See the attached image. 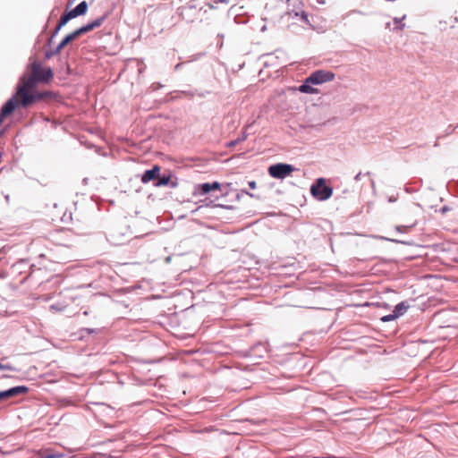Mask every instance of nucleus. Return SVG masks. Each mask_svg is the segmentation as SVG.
I'll use <instances>...</instances> for the list:
<instances>
[{
	"label": "nucleus",
	"mask_w": 458,
	"mask_h": 458,
	"mask_svg": "<svg viewBox=\"0 0 458 458\" xmlns=\"http://www.w3.org/2000/svg\"><path fill=\"white\" fill-rule=\"evenodd\" d=\"M171 180V175L167 176H158L157 182H155L156 187L166 186L169 184Z\"/></svg>",
	"instance_id": "nucleus-15"
},
{
	"label": "nucleus",
	"mask_w": 458,
	"mask_h": 458,
	"mask_svg": "<svg viewBox=\"0 0 458 458\" xmlns=\"http://www.w3.org/2000/svg\"><path fill=\"white\" fill-rule=\"evenodd\" d=\"M28 387L24 386H19L13 388H10L5 391L0 392V402L6 400L11 397L17 396L19 394H26L28 392Z\"/></svg>",
	"instance_id": "nucleus-7"
},
{
	"label": "nucleus",
	"mask_w": 458,
	"mask_h": 458,
	"mask_svg": "<svg viewBox=\"0 0 458 458\" xmlns=\"http://www.w3.org/2000/svg\"><path fill=\"white\" fill-rule=\"evenodd\" d=\"M333 195L331 181L325 178L317 179V200L324 201Z\"/></svg>",
	"instance_id": "nucleus-5"
},
{
	"label": "nucleus",
	"mask_w": 458,
	"mask_h": 458,
	"mask_svg": "<svg viewBox=\"0 0 458 458\" xmlns=\"http://www.w3.org/2000/svg\"><path fill=\"white\" fill-rule=\"evenodd\" d=\"M161 167L157 165H154L151 169L146 170L141 175L140 181L142 183H148L150 181L157 180L160 175Z\"/></svg>",
	"instance_id": "nucleus-8"
},
{
	"label": "nucleus",
	"mask_w": 458,
	"mask_h": 458,
	"mask_svg": "<svg viewBox=\"0 0 458 458\" xmlns=\"http://www.w3.org/2000/svg\"><path fill=\"white\" fill-rule=\"evenodd\" d=\"M249 186H250V188L251 190H254V189H256V187H257V183H256V182H255V181H251V182H249Z\"/></svg>",
	"instance_id": "nucleus-19"
},
{
	"label": "nucleus",
	"mask_w": 458,
	"mask_h": 458,
	"mask_svg": "<svg viewBox=\"0 0 458 458\" xmlns=\"http://www.w3.org/2000/svg\"><path fill=\"white\" fill-rule=\"evenodd\" d=\"M221 184L218 182H214L212 183L206 182L199 185V189L202 194H207L213 190H219Z\"/></svg>",
	"instance_id": "nucleus-13"
},
{
	"label": "nucleus",
	"mask_w": 458,
	"mask_h": 458,
	"mask_svg": "<svg viewBox=\"0 0 458 458\" xmlns=\"http://www.w3.org/2000/svg\"><path fill=\"white\" fill-rule=\"evenodd\" d=\"M88 10V4L86 1L80 3L73 10L64 13L56 26L55 32H57L63 26H64L70 20L83 15Z\"/></svg>",
	"instance_id": "nucleus-4"
},
{
	"label": "nucleus",
	"mask_w": 458,
	"mask_h": 458,
	"mask_svg": "<svg viewBox=\"0 0 458 458\" xmlns=\"http://www.w3.org/2000/svg\"><path fill=\"white\" fill-rule=\"evenodd\" d=\"M317 2L320 3V4H325L326 1L325 0H317Z\"/></svg>",
	"instance_id": "nucleus-20"
},
{
	"label": "nucleus",
	"mask_w": 458,
	"mask_h": 458,
	"mask_svg": "<svg viewBox=\"0 0 458 458\" xmlns=\"http://www.w3.org/2000/svg\"><path fill=\"white\" fill-rule=\"evenodd\" d=\"M104 19H105L104 17H100V18L93 21L92 22H90L85 26H82V27L79 28L78 30H74L73 32L68 34L57 46L56 52L59 53L65 46H67L69 43H71L72 40H74L81 35L87 33V32L94 30L95 28L99 27L103 23Z\"/></svg>",
	"instance_id": "nucleus-3"
},
{
	"label": "nucleus",
	"mask_w": 458,
	"mask_h": 458,
	"mask_svg": "<svg viewBox=\"0 0 458 458\" xmlns=\"http://www.w3.org/2000/svg\"><path fill=\"white\" fill-rule=\"evenodd\" d=\"M53 77L54 72L50 67H45L38 61L32 62L28 73L21 78L17 87L16 96L21 98V105L28 107L34 102L43 99L47 93H39L34 89L39 83H48Z\"/></svg>",
	"instance_id": "nucleus-1"
},
{
	"label": "nucleus",
	"mask_w": 458,
	"mask_h": 458,
	"mask_svg": "<svg viewBox=\"0 0 458 458\" xmlns=\"http://www.w3.org/2000/svg\"><path fill=\"white\" fill-rule=\"evenodd\" d=\"M406 310H407V306L403 302H401V303H399V304H397L395 306L393 314H390V315H387V316H384L381 318V320L383 322H388V321L394 320L399 316L403 315L406 311Z\"/></svg>",
	"instance_id": "nucleus-10"
},
{
	"label": "nucleus",
	"mask_w": 458,
	"mask_h": 458,
	"mask_svg": "<svg viewBox=\"0 0 458 458\" xmlns=\"http://www.w3.org/2000/svg\"><path fill=\"white\" fill-rule=\"evenodd\" d=\"M245 140V136L241 138V139H237L235 140H232L228 143V147H233L235 146L236 144H238L239 142Z\"/></svg>",
	"instance_id": "nucleus-16"
},
{
	"label": "nucleus",
	"mask_w": 458,
	"mask_h": 458,
	"mask_svg": "<svg viewBox=\"0 0 458 458\" xmlns=\"http://www.w3.org/2000/svg\"><path fill=\"white\" fill-rule=\"evenodd\" d=\"M335 79V73L329 71H317V84L331 81Z\"/></svg>",
	"instance_id": "nucleus-12"
},
{
	"label": "nucleus",
	"mask_w": 458,
	"mask_h": 458,
	"mask_svg": "<svg viewBox=\"0 0 458 458\" xmlns=\"http://www.w3.org/2000/svg\"><path fill=\"white\" fill-rule=\"evenodd\" d=\"M293 171V165L283 163L276 164L268 167L269 175L276 179H284L289 176Z\"/></svg>",
	"instance_id": "nucleus-6"
},
{
	"label": "nucleus",
	"mask_w": 458,
	"mask_h": 458,
	"mask_svg": "<svg viewBox=\"0 0 458 458\" xmlns=\"http://www.w3.org/2000/svg\"><path fill=\"white\" fill-rule=\"evenodd\" d=\"M104 19H105L104 17H100V18L93 21L92 22H90L85 26H82V27L79 28L78 30H74L73 32L68 34L57 46L56 52L59 53L65 46H67L69 43H71L72 40H74L81 35L87 33V32L94 30L95 28L99 27L103 23Z\"/></svg>",
	"instance_id": "nucleus-2"
},
{
	"label": "nucleus",
	"mask_w": 458,
	"mask_h": 458,
	"mask_svg": "<svg viewBox=\"0 0 458 458\" xmlns=\"http://www.w3.org/2000/svg\"><path fill=\"white\" fill-rule=\"evenodd\" d=\"M40 458H63L64 454L58 453H52L49 450H45L39 453Z\"/></svg>",
	"instance_id": "nucleus-14"
},
{
	"label": "nucleus",
	"mask_w": 458,
	"mask_h": 458,
	"mask_svg": "<svg viewBox=\"0 0 458 458\" xmlns=\"http://www.w3.org/2000/svg\"><path fill=\"white\" fill-rule=\"evenodd\" d=\"M0 369L1 370H3V369L12 370L13 368L10 365H4V364L0 363Z\"/></svg>",
	"instance_id": "nucleus-17"
},
{
	"label": "nucleus",
	"mask_w": 458,
	"mask_h": 458,
	"mask_svg": "<svg viewBox=\"0 0 458 458\" xmlns=\"http://www.w3.org/2000/svg\"><path fill=\"white\" fill-rule=\"evenodd\" d=\"M16 98L21 100V98L15 95L13 98L9 99L4 104V106L2 107V109H1V117L2 118L8 116L14 111V109L18 106V100L16 99Z\"/></svg>",
	"instance_id": "nucleus-9"
},
{
	"label": "nucleus",
	"mask_w": 458,
	"mask_h": 458,
	"mask_svg": "<svg viewBox=\"0 0 458 458\" xmlns=\"http://www.w3.org/2000/svg\"><path fill=\"white\" fill-rule=\"evenodd\" d=\"M310 194H311L313 197H315V192H316V190H315V182H314V183H312V184L310 185Z\"/></svg>",
	"instance_id": "nucleus-18"
},
{
	"label": "nucleus",
	"mask_w": 458,
	"mask_h": 458,
	"mask_svg": "<svg viewBox=\"0 0 458 458\" xmlns=\"http://www.w3.org/2000/svg\"><path fill=\"white\" fill-rule=\"evenodd\" d=\"M315 72H312L306 80L305 83L299 87V90L303 93H313L315 91Z\"/></svg>",
	"instance_id": "nucleus-11"
}]
</instances>
